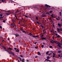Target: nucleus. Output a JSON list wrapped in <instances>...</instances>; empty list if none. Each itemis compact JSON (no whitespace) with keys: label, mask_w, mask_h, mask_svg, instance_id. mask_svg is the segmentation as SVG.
Listing matches in <instances>:
<instances>
[{"label":"nucleus","mask_w":62,"mask_h":62,"mask_svg":"<svg viewBox=\"0 0 62 62\" xmlns=\"http://www.w3.org/2000/svg\"><path fill=\"white\" fill-rule=\"evenodd\" d=\"M12 25V26H13V27H14V26H15V23H13Z\"/></svg>","instance_id":"nucleus-14"},{"label":"nucleus","mask_w":62,"mask_h":62,"mask_svg":"<svg viewBox=\"0 0 62 62\" xmlns=\"http://www.w3.org/2000/svg\"><path fill=\"white\" fill-rule=\"evenodd\" d=\"M5 51H7V50H8V49L7 50V49H5Z\"/></svg>","instance_id":"nucleus-53"},{"label":"nucleus","mask_w":62,"mask_h":62,"mask_svg":"<svg viewBox=\"0 0 62 62\" xmlns=\"http://www.w3.org/2000/svg\"><path fill=\"white\" fill-rule=\"evenodd\" d=\"M58 25L60 27H61V25H62V24L60 23H58Z\"/></svg>","instance_id":"nucleus-9"},{"label":"nucleus","mask_w":62,"mask_h":62,"mask_svg":"<svg viewBox=\"0 0 62 62\" xmlns=\"http://www.w3.org/2000/svg\"><path fill=\"white\" fill-rule=\"evenodd\" d=\"M54 42L55 43H56H56L55 42H57L56 41H54Z\"/></svg>","instance_id":"nucleus-41"},{"label":"nucleus","mask_w":62,"mask_h":62,"mask_svg":"<svg viewBox=\"0 0 62 62\" xmlns=\"http://www.w3.org/2000/svg\"><path fill=\"white\" fill-rule=\"evenodd\" d=\"M0 38L1 39H3V37H0Z\"/></svg>","instance_id":"nucleus-57"},{"label":"nucleus","mask_w":62,"mask_h":62,"mask_svg":"<svg viewBox=\"0 0 62 62\" xmlns=\"http://www.w3.org/2000/svg\"><path fill=\"white\" fill-rule=\"evenodd\" d=\"M38 43V42H35V43H34V44H36V43Z\"/></svg>","instance_id":"nucleus-47"},{"label":"nucleus","mask_w":62,"mask_h":62,"mask_svg":"<svg viewBox=\"0 0 62 62\" xmlns=\"http://www.w3.org/2000/svg\"><path fill=\"white\" fill-rule=\"evenodd\" d=\"M16 52L19 53V49H17L16 50Z\"/></svg>","instance_id":"nucleus-13"},{"label":"nucleus","mask_w":62,"mask_h":62,"mask_svg":"<svg viewBox=\"0 0 62 62\" xmlns=\"http://www.w3.org/2000/svg\"><path fill=\"white\" fill-rule=\"evenodd\" d=\"M57 35H58V34L57 33H56V36H57Z\"/></svg>","instance_id":"nucleus-63"},{"label":"nucleus","mask_w":62,"mask_h":62,"mask_svg":"<svg viewBox=\"0 0 62 62\" xmlns=\"http://www.w3.org/2000/svg\"><path fill=\"white\" fill-rule=\"evenodd\" d=\"M30 36H31H31H32V37H33L34 38H36V37H38V36L37 35H32H32H30Z\"/></svg>","instance_id":"nucleus-5"},{"label":"nucleus","mask_w":62,"mask_h":62,"mask_svg":"<svg viewBox=\"0 0 62 62\" xmlns=\"http://www.w3.org/2000/svg\"><path fill=\"white\" fill-rule=\"evenodd\" d=\"M24 17H25L26 18H28V16H24Z\"/></svg>","instance_id":"nucleus-31"},{"label":"nucleus","mask_w":62,"mask_h":62,"mask_svg":"<svg viewBox=\"0 0 62 62\" xmlns=\"http://www.w3.org/2000/svg\"><path fill=\"white\" fill-rule=\"evenodd\" d=\"M15 16L16 17V19H17V20H18V18L17 17V16H16V15H15Z\"/></svg>","instance_id":"nucleus-26"},{"label":"nucleus","mask_w":62,"mask_h":62,"mask_svg":"<svg viewBox=\"0 0 62 62\" xmlns=\"http://www.w3.org/2000/svg\"><path fill=\"white\" fill-rule=\"evenodd\" d=\"M52 12H53V11H49V12L50 13H52Z\"/></svg>","instance_id":"nucleus-42"},{"label":"nucleus","mask_w":62,"mask_h":62,"mask_svg":"<svg viewBox=\"0 0 62 62\" xmlns=\"http://www.w3.org/2000/svg\"><path fill=\"white\" fill-rule=\"evenodd\" d=\"M57 38H60V35H58L57 36Z\"/></svg>","instance_id":"nucleus-27"},{"label":"nucleus","mask_w":62,"mask_h":62,"mask_svg":"<svg viewBox=\"0 0 62 62\" xmlns=\"http://www.w3.org/2000/svg\"><path fill=\"white\" fill-rule=\"evenodd\" d=\"M22 20H24V19H23V18H22Z\"/></svg>","instance_id":"nucleus-61"},{"label":"nucleus","mask_w":62,"mask_h":62,"mask_svg":"<svg viewBox=\"0 0 62 62\" xmlns=\"http://www.w3.org/2000/svg\"><path fill=\"white\" fill-rule=\"evenodd\" d=\"M23 61H24V58H23Z\"/></svg>","instance_id":"nucleus-48"},{"label":"nucleus","mask_w":62,"mask_h":62,"mask_svg":"<svg viewBox=\"0 0 62 62\" xmlns=\"http://www.w3.org/2000/svg\"><path fill=\"white\" fill-rule=\"evenodd\" d=\"M58 18L59 19H58V18H56V19L57 20H59V17H58Z\"/></svg>","instance_id":"nucleus-33"},{"label":"nucleus","mask_w":62,"mask_h":62,"mask_svg":"<svg viewBox=\"0 0 62 62\" xmlns=\"http://www.w3.org/2000/svg\"><path fill=\"white\" fill-rule=\"evenodd\" d=\"M37 6H34L33 7H32V8H34V9H38V8Z\"/></svg>","instance_id":"nucleus-2"},{"label":"nucleus","mask_w":62,"mask_h":62,"mask_svg":"<svg viewBox=\"0 0 62 62\" xmlns=\"http://www.w3.org/2000/svg\"><path fill=\"white\" fill-rule=\"evenodd\" d=\"M45 61H49V62H51V60H47V59H46L45 60Z\"/></svg>","instance_id":"nucleus-12"},{"label":"nucleus","mask_w":62,"mask_h":62,"mask_svg":"<svg viewBox=\"0 0 62 62\" xmlns=\"http://www.w3.org/2000/svg\"><path fill=\"white\" fill-rule=\"evenodd\" d=\"M3 14H1L0 15V17H2V16H3Z\"/></svg>","instance_id":"nucleus-34"},{"label":"nucleus","mask_w":62,"mask_h":62,"mask_svg":"<svg viewBox=\"0 0 62 62\" xmlns=\"http://www.w3.org/2000/svg\"><path fill=\"white\" fill-rule=\"evenodd\" d=\"M12 54L13 55H13H14V53H12Z\"/></svg>","instance_id":"nucleus-49"},{"label":"nucleus","mask_w":62,"mask_h":62,"mask_svg":"<svg viewBox=\"0 0 62 62\" xmlns=\"http://www.w3.org/2000/svg\"><path fill=\"white\" fill-rule=\"evenodd\" d=\"M8 53L9 54H11L10 53V52H8Z\"/></svg>","instance_id":"nucleus-54"},{"label":"nucleus","mask_w":62,"mask_h":62,"mask_svg":"<svg viewBox=\"0 0 62 62\" xmlns=\"http://www.w3.org/2000/svg\"><path fill=\"white\" fill-rule=\"evenodd\" d=\"M18 11H16V12H16V13H17V12H18Z\"/></svg>","instance_id":"nucleus-62"},{"label":"nucleus","mask_w":62,"mask_h":62,"mask_svg":"<svg viewBox=\"0 0 62 62\" xmlns=\"http://www.w3.org/2000/svg\"><path fill=\"white\" fill-rule=\"evenodd\" d=\"M46 15H50V13L48 12H47L46 13Z\"/></svg>","instance_id":"nucleus-15"},{"label":"nucleus","mask_w":62,"mask_h":62,"mask_svg":"<svg viewBox=\"0 0 62 62\" xmlns=\"http://www.w3.org/2000/svg\"><path fill=\"white\" fill-rule=\"evenodd\" d=\"M49 20H52V17H50Z\"/></svg>","instance_id":"nucleus-39"},{"label":"nucleus","mask_w":62,"mask_h":62,"mask_svg":"<svg viewBox=\"0 0 62 62\" xmlns=\"http://www.w3.org/2000/svg\"><path fill=\"white\" fill-rule=\"evenodd\" d=\"M20 57H23V56H22V55H20Z\"/></svg>","instance_id":"nucleus-32"},{"label":"nucleus","mask_w":62,"mask_h":62,"mask_svg":"<svg viewBox=\"0 0 62 62\" xmlns=\"http://www.w3.org/2000/svg\"><path fill=\"white\" fill-rule=\"evenodd\" d=\"M38 48V47L37 46H36L35 47V49H37V48Z\"/></svg>","instance_id":"nucleus-37"},{"label":"nucleus","mask_w":62,"mask_h":62,"mask_svg":"<svg viewBox=\"0 0 62 62\" xmlns=\"http://www.w3.org/2000/svg\"><path fill=\"white\" fill-rule=\"evenodd\" d=\"M38 55H41V54L40 53V52H38Z\"/></svg>","instance_id":"nucleus-22"},{"label":"nucleus","mask_w":62,"mask_h":62,"mask_svg":"<svg viewBox=\"0 0 62 62\" xmlns=\"http://www.w3.org/2000/svg\"><path fill=\"white\" fill-rule=\"evenodd\" d=\"M40 26L42 28V29H43V28H44V26H43L41 25Z\"/></svg>","instance_id":"nucleus-17"},{"label":"nucleus","mask_w":62,"mask_h":62,"mask_svg":"<svg viewBox=\"0 0 62 62\" xmlns=\"http://www.w3.org/2000/svg\"><path fill=\"white\" fill-rule=\"evenodd\" d=\"M44 37V35H43V34H42H42L40 36V37Z\"/></svg>","instance_id":"nucleus-19"},{"label":"nucleus","mask_w":62,"mask_h":62,"mask_svg":"<svg viewBox=\"0 0 62 62\" xmlns=\"http://www.w3.org/2000/svg\"><path fill=\"white\" fill-rule=\"evenodd\" d=\"M1 1L2 2H5V0H1Z\"/></svg>","instance_id":"nucleus-46"},{"label":"nucleus","mask_w":62,"mask_h":62,"mask_svg":"<svg viewBox=\"0 0 62 62\" xmlns=\"http://www.w3.org/2000/svg\"><path fill=\"white\" fill-rule=\"evenodd\" d=\"M36 23H38V24H40V23H39L37 21L36 22Z\"/></svg>","instance_id":"nucleus-29"},{"label":"nucleus","mask_w":62,"mask_h":62,"mask_svg":"<svg viewBox=\"0 0 62 62\" xmlns=\"http://www.w3.org/2000/svg\"><path fill=\"white\" fill-rule=\"evenodd\" d=\"M49 48H53V46H49Z\"/></svg>","instance_id":"nucleus-25"},{"label":"nucleus","mask_w":62,"mask_h":62,"mask_svg":"<svg viewBox=\"0 0 62 62\" xmlns=\"http://www.w3.org/2000/svg\"><path fill=\"white\" fill-rule=\"evenodd\" d=\"M19 35L18 34H16V37H19Z\"/></svg>","instance_id":"nucleus-28"},{"label":"nucleus","mask_w":62,"mask_h":62,"mask_svg":"<svg viewBox=\"0 0 62 62\" xmlns=\"http://www.w3.org/2000/svg\"><path fill=\"white\" fill-rule=\"evenodd\" d=\"M12 53H13L12 52H10V54H12Z\"/></svg>","instance_id":"nucleus-52"},{"label":"nucleus","mask_w":62,"mask_h":62,"mask_svg":"<svg viewBox=\"0 0 62 62\" xmlns=\"http://www.w3.org/2000/svg\"><path fill=\"white\" fill-rule=\"evenodd\" d=\"M43 44L44 45H46L45 43H44V42L43 43Z\"/></svg>","instance_id":"nucleus-60"},{"label":"nucleus","mask_w":62,"mask_h":62,"mask_svg":"<svg viewBox=\"0 0 62 62\" xmlns=\"http://www.w3.org/2000/svg\"><path fill=\"white\" fill-rule=\"evenodd\" d=\"M58 46L60 48H61V46L59 44H58Z\"/></svg>","instance_id":"nucleus-20"},{"label":"nucleus","mask_w":62,"mask_h":62,"mask_svg":"<svg viewBox=\"0 0 62 62\" xmlns=\"http://www.w3.org/2000/svg\"><path fill=\"white\" fill-rule=\"evenodd\" d=\"M35 58H37L38 57V56H36L35 57Z\"/></svg>","instance_id":"nucleus-59"},{"label":"nucleus","mask_w":62,"mask_h":62,"mask_svg":"<svg viewBox=\"0 0 62 62\" xmlns=\"http://www.w3.org/2000/svg\"><path fill=\"white\" fill-rule=\"evenodd\" d=\"M3 17H4V16L2 17H0V19H2V18H3Z\"/></svg>","instance_id":"nucleus-44"},{"label":"nucleus","mask_w":62,"mask_h":62,"mask_svg":"<svg viewBox=\"0 0 62 62\" xmlns=\"http://www.w3.org/2000/svg\"><path fill=\"white\" fill-rule=\"evenodd\" d=\"M59 13V14L60 15V16H61V12H60Z\"/></svg>","instance_id":"nucleus-30"},{"label":"nucleus","mask_w":62,"mask_h":62,"mask_svg":"<svg viewBox=\"0 0 62 62\" xmlns=\"http://www.w3.org/2000/svg\"><path fill=\"white\" fill-rule=\"evenodd\" d=\"M56 57V56H55L54 55H53V57Z\"/></svg>","instance_id":"nucleus-50"},{"label":"nucleus","mask_w":62,"mask_h":62,"mask_svg":"<svg viewBox=\"0 0 62 62\" xmlns=\"http://www.w3.org/2000/svg\"><path fill=\"white\" fill-rule=\"evenodd\" d=\"M29 34H30V35H32V34L31 33H29Z\"/></svg>","instance_id":"nucleus-43"},{"label":"nucleus","mask_w":62,"mask_h":62,"mask_svg":"<svg viewBox=\"0 0 62 62\" xmlns=\"http://www.w3.org/2000/svg\"><path fill=\"white\" fill-rule=\"evenodd\" d=\"M52 53H50L48 54V55H52Z\"/></svg>","instance_id":"nucleus-35"},{"label":"nucleus","mask_w":62,"mask_h":62,"mask_svg":"<svg viewBox=\"0 0 62 62\" xmlns=\"http://www.w3.org/2000/svg\"><path fill=\"white\" fill-rule=\"evenodd\" d=\"M53 55H55V54L54 53L53 54Z\"/></svg>","instance_id":"nucleus-56"},{"label":"nucleus","mask_w":62,"mask_h":62,"mask_svg":"<svg viewBox=\"0 0 62 62\" xmlns=\"http://www.w3.org/2000/svg\"><path fill=\"white\" fill-rule=\"evenodd\" d=\"M58 31H57L59 33V32H60V34H61V32L62 31V29L61 28H60V29L59 28H57Z\"/></svg>","instance_id":"nucleus-1"},{"label":"nucleus","mask_w":62,"mask_h":62,"mask_svg":"<svg viewBox=\"0 0 62 62\" xmlns=\"http://www.w3.org/2000/svg\"><path fill=\"white\" fill-rule=\"evenodd\" d=\"M50 41L51 42H52V43H54V42H52V41Z\"/></svg>","instance_id":"nucleus-58"},{"label":"nucleus","mask_w":62,"mask_h":62,"mask_svg":"<svg viewBox=\"0 0 62 62\" xmlns=\"http://www.w3.org/2000/svg\"><path fill=\"white\" fill-rule=\"evenodd\" d=\"M46 32V30H43V34H45V32Z\"/></svg>","instance_id":"nucleus-18"},{"label":"nucleus","mask_w":62,"mask_h":62,"mask_svg":"<svg viewBox=\"0 0 62 62\" xmlns=\"http://www.w3.org/2000/svg\"><path fill=\"white\" fill-rule=\"evenodd\" d=\"M10 25H11V26H13H13H12V25L11 24Z\"/></svg>","instance_id":"nucleus-64"},{"label":"nucleus","mask_w":62,"mask_h":62,"mask_svg":"<svg viewBox=\"0 0 62 62\" xmlns=\"http://www.w3.org/2000/svg\"><path fill=\"white\" fill-rule=\"evenodd\" d=\"M8 50V51H9V50H13V48H10V47H9L7 48Z\"/></svg>","instance_id":"nucleus-7"},{"label":"nucleus","mask_w":62,"mask_h":62,"mask_svg":"<svg viewBox=\"0 0 62 62\" xmlns=\"http://www.w3.org/2000/svg\"><path fill=\"white\" fill-rule=\"evenodd\" d=\"M20 30L21 31H22L23 33H26V31L23 30L22 29H20Z\"/></svg>","instance_id":"nucleus-4"},{"label":"nucleus","mask_w":62,"mask_h":62,"mask_svg":"<svg viewBox=\"0 0 62 62\" xmlns=\"http://www.w3.org/2000/svg\"><path fill=\"white\" fill-rule=\"evenodd\" d=\"M0 28L1 29H2V26H0Z\"/></svg>","instance_id":"nucleus-40"},{"label":"nucleus","mask_w":62,"mask_h":62,"mask_svg":"<svg viewBox=\"0 0 62 62\" xmlns=\"http://www.w3.org/2000/svg\"><path fill=\"white\" fill-rule=\"evenodd\" d=\"M41 39H42V40H46V38H45L44 37H41Z\"/></svg>","instance_id":"nucleus-6"},{"label":"nucleus","mask_w":62,"mask_h":62,"mask_svg":"<svg viewBox=\"0 0 62 62\" xmlns=\"http://www.w3.org/2000/svg\"><path fill=\"white\" fill-rule=\"evenodd\" d=\"M62 52V51H58V53H61Z\"/></svg>","instance_id":"nucleus-16"},{"label":"nucleus","mask_w":62,"mask_h":62,"mask_svg":"<svg viewBox=\"0 0 62 62\" xmlns=\"http://www.w3.org/2000/svg\"><path fill=\"white\" fill-rule=\"evenodd\" d=\"M14 49L15 50H16L17 49V48H14Z\"/></svg>","instance_id":"nucleus-36"},{"label":"nucleus","mask_w":62,"mask_h":62,"mask_svg":"<svg viewBox=\"0 0 62 62\" xmlns=\"http://www.w3.org/2000/svg\"><path fill=\"white\" fill-rule=\"evenodd\" d=\"M59 57H60V54H59L58 55Z\"/></svg>","instance_id":"nucleus-45"},{"label":"nucleus","mask_w":62,"mask_h":62,"mask_svg":"<svg viewBox=\"0 0 62 62\" xmlns=\"http://www.w3.org/2000/svg\"><path fill=\"white\" fill-rule=\"evenodd\" d=\"M43 47H44V45H42L41 46V47H42V48H43Z\"/></svg>","instance_id":"nucleus-38"},{"label":"nucleus","mask_w":62,"mask_h":62,"mask_svg":"<svg viewBox=\"0 0 62 62\" xmlns=\"http://www.w3.org/2000/svg\"><path fill=\"white\" fill-rule=\"evenodd\" d=\"M10 13H11L10 11H8L6 13V15H10Z\"/></svg>","instance_id":"nucleus-3"},{"label":"nucleus","mask_w":62,"mask_h":62,"mask_svg":"<svg viewBox=\"0 0 62 62\" xmlns=\"http://www.w3.org/2000/svg\"><path fill=\"white\" fill-rule=\"evenodd\" d=\"M51 16L52 18H54V16L53 14H52L51 15Z\"/></svg>","instance_id":"nucleus-24"},{"label":"nucleus","mask_w":62,"mask_h":62,"mask_svg":"<svg viewBox=\"0 0 62 62\" xmlns=\"http://www.w3.org/2000/svg\"><path fill=\"white\" fill-rule=\"evenodd\" d=\"M3 23H5V20H3Z\"/></svg>","instance_id":"nucleus-55"},{"label":"nucleus","mask_w":62,"mask_h":62,"mask_svg":"<svg viewBox=\"0 0 62 62\" xmlns=\"http://www.w3.org/2000/svg\"><path fill=\"white\" fill-rule=\"evenodd\" d=\"M5 42V40H4V39H3L2 41V42Z\"/></svg>","instance_id":"nucleus-51"},{"label":"nucleus","mask_w":62,"mask_h":62,"mask_svg":"<svg viewBox=\"0 0 62 62\" xmlns=\"http://www.w3.org/2000/svg\"><path fill=\"white\" fill-rule=\"evenodd\" d=\"M45 6H46V7L47 8H48H48H50L51 7H52L51 6H49V5H48L47 4L45 5Z\"/></svg>","instance_id":"nucleus-8"},{"label":"nucleus","mask_w":62,"mask_h":62,"mask_svg":"<svg viewBox=\"0 0 62 62\" xmlns=\"http://www.w3.org/2000/svg\"><path fill=\"white\" fill-rule=\"evenodd\" d=\"M35 19L36 20H39V17L38 16L36 17L35 18Z\"/></svg>","instance_id":"nucleus-10"},{"label":"nucleus","mask_w":62,"mask_h":62,"mask_svg":"<svg viewBox=\"0 0 62 62\" xmlns=\"http://www.w3.org/2000/svg\"><path fill=\"white\" fill-rule=\"evenodd\" d=\"M18 59H20V61H22V59H21V58L20 57H18Z\"/></svg>","instance_id":"nucleus-21"},{"label":"nucleus","mask_w":62,"mask_h":62,"mask_svg":"<svg viewBox=\"0 0 62 62\" xmlns=\"http://www.w3.org/2000/svg\"><path fill=\"white\" fill-rule=\"evenodd\" d=\"M49 51L47 52L46 53V54H47V55L48 54H49Z\"/></svg>","instance_id":"nucleus-23"},{"label":"nucleus","mask_w":62,"mask_h":62,"mask_svg":"<svg viewBox=\"0 0 62 62\" xmlns=\"http://www.w3.org/2000/svg\"><path fill=\"white\" fill-rule=\"evenodd\" d=\"M51 57H50L49 56H47V60H49L50 58Z\"/></svg>","instance_id":"nucleus-11"}]
</instances>
